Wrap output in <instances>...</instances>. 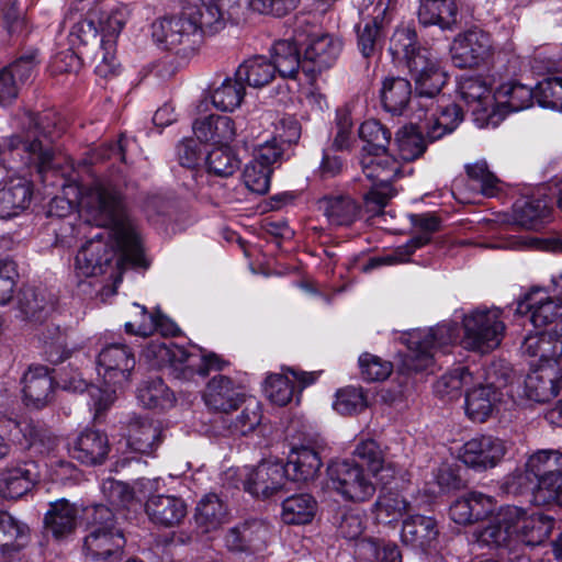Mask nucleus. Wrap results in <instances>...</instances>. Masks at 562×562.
Returning <instances> with one entry per match:
<instances>
[{"label":"nucleus","mask_w":562,"mask_h":562,"mask_svg":"<svg viewBox=\"0 0 562 562\" xmlns=\"http://www.w3.org/2000/svg\"><path fill=\"white\" fill-rule=\"evenodd\" d=\"M353 456L361 460L371 475L383 485L391 484L402 471L396 463L386 459L383 449L373 439L359 441Z\"/></svg>","instance_id":"412c9836"},{"label":"nucleus","mask_w":562,"mask_h":562,"mask_svg":"<svg viewBox=\"0 0 562 562\" xmlns=\"http://www.w3.org/2000/svg\"><path fill=\"white\" fill-rule=\"evenodd\" d=\"M209 172L218 177H229L239 168V159L227 146H216L206 155Z\"/></svg>","instance_id":"338daca9"},{"label":"nucleus","mask_w":562,"mask_h":562,"mask_svg":"<svg viewBox=\"0 0 562 562\" xmlns=\"http://www.w3.org/2000/svg\"><path fill=\"white\" fill-rule=\"evenodd\" d=\"M363 177L371 182L370 190L363 194L371 212L381 211L395 195L391 182L401 171L400 162L386 151L366 154L361 159Z\"/></svg>","instance_id":"423d86ee"},{"label":"nucleus","mask_w":562,"mask_h":562,"mask_svg":"<svg viewBox=\"0 0 562 562\" xmlns=\"http://www.w3.org/2000/svg\"><path fill=\"white\" fill-rule=\"evenodd\" d=\"M461 99L473 112L486 111L495 102L490 82L482 76H461L458 81Z\"/></svg>","instance_id":"ea45409f"},{"label":"nucleus","mask_w":562,"mask_h":562,"mask_svg":"<svg viewBox=\"0 0 562 562\" xmlns=\"http://www.w3.org/2000/svg\"><path fill=\"white\" fill-rule=\"evenodd\" d=\"M536 90L517 82H506L495 91V102L509 112H518L532 105Z\"/></svg>","instance_id":"3c124183"},{"label":"nucleus","mask_w":562,"mask_h":562,"mask_svg":"<svg viewBox=\"0 0 562 562\" xmlns=\"http://www.w3.org/2000/svg\"><path fill=\"white\" fill-rule=\"evenodd\" d=\"M529 312L535 327L546 326L562 317V299L551 297L541 289H533L518 303L517 312Z\"/></svg>","instance_id":"5701e85b"},{"label":"nucleus","mask_w":562,"mask_h":562,"mask_svg":"<svg viewBox=\"0 0 562 562\" xmlns=\"http://www.w3.org/2000/svg\"><path fill=\"white\" fill-rule=\"evenodd\" d=\"M411 507V503L398 492H381L373 505V514L378 522L392 524L398 521Z\"/></svg>","instance_id":"864d4df0"},{"label":"nucleus","mask_w":562,"mask_h":562,"mask_svg":"<svg viewBox=\"0 0 562 562\" xmlns=\"http://www.w3.org/2000/svg\"><path fill=\"white\" fill-rule=\"evenodd\" d=\"M417 106L424 112V115L418 117L426 122L429 142H435L453 132L463 119L460 106L445 95H438L435 99L426 98L425 102H420Z\"/></svg>","instance_id":"ddd939ff"},{"label":"nucleus","mask_w":562,"mask_h":562,"mask_svg":"<svg viewBox=\"0 0 562 562\" xmlns=\"http://www.w3.org/2000/svg\"><path fill=\"white\" fill-rule=\"evenodd\" d=\"M37 479V465L33 461L9 465L1 473L0 495L16 499L31 491Z\"/></svg>","instance_id":"cd10ccee"},{"label":"nucleus","mask_w":562,"mask_h":562,"mask_svg":"<svg viewBox=\"0 0 562 562\" xmlns=\"http://www.w3.org/2000/svg\"><path fill=\"white\" fill-rule=\"evenodd\" d=\"M137 400L146 408H166L173 403V394L158 376L144 380L137 389Z\"/></svg>","instance_id":"6e6d98bb"},{"label":"nucleus","mask_w":562,"mask_h":562,"mask_svg":"<svg viewBox=\"0 0 562 562\" xmlns=\"http://www.w3.org/2000/svg\"><path fill=\"white\" fill-rule=\"evenodd\" d=\"M561 374L553 362L541 363L525 380L526 396L538 403L549 402L560 392Z\"/></svg>","instance_id":"393cba45"},{"label":"nucleus","mask_w":562,"mask_h":562,"mask_svg":"<svg viewBox=\"0 0 562 562\" xmlns=\"http://www.w3.org/2000/svg\"><path fill=\"white\" fill-rule=\"evenodd\" d=\"M193 132L200 142H210L220 146L227 145L235 137L234 122L224 115L211 114L195 120Z\"/></svg>","instance_id":"58836bf2"},{"label":"nucleus","mask_w":562,"mask_h":562,"mask_svg":"<svg viewBox=\"0 0 562 562\" xmlns=\"http://www.w3.org/2000/svg\"><path fill=\"white\" fill-rule=\"evenodd\" d=\"M32 195V182L25 172L0 182V220L11 218L26 210Z\"/></svg>","instance_id":"aec40b11"},{"label":"nucleus","mask_w":562,"mask_h":562,"mask_svg":"<svg viewBox=\"0 0 562 562\" xmlns=\"http://www.w3.org/2000/svg\"><path fill=\"white\" fill-rule=\"evenodd\" d=\"M317 209L334 226H349L360 213L359 204L349 195H324L317 201Z\"/></svg>","instance_id":"c9c22d12"},{"label":"nucleus","mask_w":562,"mask_h":562,"mask_svg":"<svg viewBox=\"0 0 562 562\" xmlns=\"http://www.w3.org/2000/svg\"><path fill=\"white\" fill-rule=\"evenodd\" d=\"M496 508L494 497L472 491L454 501L450 506V517L459 525H469L493 516Z\"/></svg>","instance_id":"4be33fe9"},{"label":"nucleus","mask_w":562,"mask_h":562,"mask_svg":"<svg viewBox=\"0 0 562 562\" xmlns=\"http://www.w3.org/2000/svg\"><path fill=\"white\" fill-rule=\"evenodd\" d=\"M87 535L82 551L94 562H115L123 552L125 539L116 527L115 515L104 505H94L85 510Z\"/></svg>","instance_id":"f03ea898"},{"label":"nucleus","mask_w":562,"mask_h":562,"mask_svg":"<svg viewBox=\"0 0 562 562\" xmlns=\"http://www.w3.org/2000/svg\"><path fill=\"white\" fill-rule=\"evenodd\" d=\"M204 401L211 408L227 413L238 407L244 401V393L232 379L220 374L207 383Z\"/></svg>","instance_id":"f704fd0d"},{"label":"nucleus","mask_w":562,"mask_h":562,"mask_svg":"<svg viewBox=\"0 0 562 562\" xmlns=\"http://www.w3.org/2000/svg\"><path fill=\"white\" fill-rule=\"evenodd\" d=\"M359 136L366 143L363 150L369 153L386 151L391 140V132L379 121L369 120L359 127Z\"/></svg>","instance_id":"774afa93"},{"label":"nucleus","mask_w":562,"mask_h":562,"mask_svg":"<svg viewBox=\"0 0 562 562\" xmlns=\"http://www.w3.org/2000/svg\"><path fill=\"white\" fill-rule=\"evenodd\" d=\"M78 510L66 499H58L50 504L45 514V527L56 539L71 535L77 526Z\"/></svg>","instance_id":"37998d69"},{"label":"nucleus","mask_w":562,"mask_h":562,"mask_svg":"<svg viewBox=\"0 0 562 562\" xmlns=\"http://www.w3.org/2000/svg\"><path fill=\"white\" fill-rule=\"evenodd\" d=\"M317 378V372H304L288 368L282 373H274L267 378L265 392L272 403L284 406L291 402L295 392H301L313 384Z\"/></svg>","instance_id":"a211bd4d"},{"label":"nucleus","mask_w":562,"mask_h":562,"mask_svg":"<svg viewBox=\"0 0 562 562\" xmlns=\"http://www.w3.org/2000/svg\"><path fill=\"white\" fill-rule=\"evenodd\" d=\"M411 82L401 77L387 78L383 81L381 100L384 109L392 114H402L411 101Z\"/></svg>","instance_id":"603ef678"},{"label":"nucleus","mask_w":562,"mask_h":562,"mask_svg":"<svg viewBox=\"0 0 562 562\" xmlns=\"http://www.w3.org/2000/svg\"><path fill=\"white\" fill-rule=\"evenodd\" d=\"M127 429V445L138 453L149 454L161 443L160 423L147 416H132Z\"/></svg>","instance_id":"c85d7f7f"},{"label":"nucleus","mask_w":562,"mask_h":562,"mask_svg":"<svg viewBox=\"0 0 562 562\" xmlns=\"http://www.w3.org/2000/svg\"><path fill=\"white\" fill-rule=\"evenodd\" d=\"M95 187H105L110 192L109 195H123L119 186L112 180H99L89 187H81L78 183H68L63 187L64 196H56L50 201L48 212L52 215L63 217L71 213L76 206H79L81 215L86 218V214L82 212L80 204L81 198Z\"/></svg>","instance_id":"72a5a7b5"},{"label":"nucleus","mask_w":562,"mask_h":562,"mask_svg":"<svg viewBox=\"0 0 562 562\" xmlns=\"http://www.w3.org/2000/svg\"><path fill=\"white\" fill-rule=\"evenodd\" d=\"M23 394L26 405L41 408L47 405L54 393V379L45 366H31L23 375Z\"/></svg>","instance_id":"7c9ffc66"},{"label":"nucleus","mask_w":562,"mask_h":562,"mask_svg":"<svg viewBox=\"0 0 562 562\" xmlns=\"http://www.w3.org/2000/svg\"><path fill=\"white\" fill-rule=\"evenodd\" d=\"M508 505L501 507L492 517L488 525L473 532L474 541L480 547L490 549L516 550L514 524L503 521V515Z\"/></svg>","instance_id":"2f4dec72"},{"label":"nucleus","mask_w":562,"mask_h":562,"mask_svg":"<svg viewBox=\"0 0 562 562\" xmlns=\"http://www.w3.org/2000/svg\"><path fill=\"white\" fill-rule=\"evenodd\" d=\"M458 335L459 330L454 323H442L403 334L401 340L406 345L407 352L403 356L401 371L413 373L430 369L435 352L453 344Z\"/></svg>","instance_id":"7ed1b4c3"},{"label":"nucleus","mask_w":562,"mask_h":562,"mask_svg":"<svg viewBox=\"0 0 562 562\" xmlns=\"http://www.w3.org/2000/svg\"><path fill=\"white\" fill-rule=\"evenodd\" d=\"M56 304L55 296L45 289L26 288L19 295V308L25 318L40 322Z\"/></svg>","instance_id":"49530a36"},{"label":"nucleus","mask_w":562,"mask_h":562,"mask_svg":"<svg viewBox=\"0 0 562 562\" xmlns=\"http://www.w3.org/2000/svg\"><path fill=\"white\" fill-rule=\"evenodd\" d=\"M23 435L25 445L38 453H48L57 445V438L46 428L33 422H23L16 425Z\"/></svg>","instance_id":"69168bd1"},{"label":"nucleus","mask_w":562,"mask_h":562,"mask_svg":"<svg viewBox=\"0 0 562 562\" xmlns=\"http://www.w3.org/2000/svg\"><path fill=\"white\" fill-rule=\"evenodd\" d=\"M97 0H75L64 18L63 27L68 29V42L71 49L95 47L101 42L97 25Z\"/></svg>","instance_id":"1a4fd4ad"},{"label":"nucleus","mask_w":562,"mask_h":562,"mask_svg":"<svg viewBox=\"0 0 562 562\" xmlns=\"http://www.w3.org/2000/svg\"><path fill=\"white\" fill-rule=\"evenodd\" d=\"M135 364V355L125 344H108L97 357L98 375L106 385V390L113 391L115 396L116 390L130 384Z\"/></svg>","instance_id":"0eeeda50"},{"label":"nucleus","mask_w":562,"mask_h":562,"mask_svg":"<svg viewBox=\"0 0 562 562\" xmlns=\"http://www.w3.org/2000/svg\"><path fill=\"white\" fill-rule=\"evenodd\" d=\"M425 47L417 46L416 32L411 26H400L393 33L390 41V53L396 59H404L407 68L409 60Z\"/></svg>","instance_id":"0e129e2a"},{"label":"nucleus","mask_w":562,"mask_h":562,"mask_svg":"<svg viewBox=\"0 0 562 562\" xmlns=\"http://www.w3.org/2000/svg\"><path fill=\"white\" fill-rule=\"evenodd\" d=\"M342 49V42L329 34H315L308 40L303 58V76L313 81L318 74L330 68Z\"/></svg>","instance_id":"dca6fc26"},{"label":"nucleus","mask_w":562,"mask_h":562,"mask_svg":"<svg viewBox=\"0 0 562 562\" xmlns=\"http://www.w3.org/2000/svg\"><path fill=\"white\" fill-rule=\"evenodd\" d=\"M408 71L415 81L417 104L425 102L426 98L435 99L440 95L447 82V74L432 50L424 48L416 57L411 58Z\"/></svg>","instance_id":"9d476101"},{"label":"nucleus","mask_w":562,"mask_h":562,"mask_svg":"<svg viewBox=\"0 0 562 562\" xmlns=\"http://www.w3.org/2000/svg\"><path fill=\"white\" fill-rule=\"evenodd\" d=\"M110 450L108 436L99 430L86 429L70 446V454L82 464H101Z\"/></svg>","instance_id":"473e14b6"},{"label":"nucleus","mask_w":562,"mask_h":562,"mask_svg":"<svg viewBox=\"0 0 562 562\" xmlns=\"http://www.w3.org/2000/svg\"><path fill=\"white\" fill-rule=\"evenodd\" d=\"M105 187H95L81 198L86 222L98 227L75 258V271L78 277L102 274L115 260L134 265L143 263V250L139 233L132 218L125 213L123 195H109Z\"/></svg>","instance_id":"f257e3e1"},{"label":"nucleus","mask_w":562,"mask_h":562,"mask_svg":"<svg viewBox=\"0 0 562 562\" xmlns=\"http://www.w3.org/2000/svg\"><path fill=\"white\" fill-rule=\"evenodd\" d=\"M184 11L194 22L200 42L204 35H215L226 26V18L215 0H188Z\"/></svg>","instance_id":"bb28decb"},{"label":"nucleus","mask_w":562,"mask_h":562,"mask_svg":"<svg viewBox=\"0 0 562 562\" xmlns=\"http://www.w3.org/2000/svg\"><path fill=\"white\" fill-rule=\"evenodd\" d=\"M244 94L245 89L240 80L226 78L213 90L211 101L216 109L227 112L240 105Z\"/></svg>","instance_id":"e2e57ef3"},{"label":"nucleus","mask_w":562,"mask_h":562,"mask_svg":"<svg viewBox=\"0 0 562 562\" xmlns=\"http://www.w3.org/2000/svg\"><path fill=\"white\" fill-rule=\"evenodd\" d=\"M187 12L180 15L164 16L151 24L154 41L166 49L182 46L184 52L194 50L199 45L198 31Z\"/></svg>","instance_id":"f8f14e48"},{"label":"nucleus","mask_w":562,"mask_h":562,"mask_svg":"<svg viewBox=\"0 0 562 562\" xmlns=\"http://www.w3.org/2000/svg\"><path fill=\"white\" fill-rule=\"evenodd\" d=\"M229 519L227 504L216 494L204 495L196 504L194 521L202 532L217 530Z\"/></svg>","instance_id":"4c0bfd02"},{"label":"nucleus","mask_w":562,"mask_h":562,"mask_svg":"<svg viewBox=\"0 0 562 562\" xmlns=\"http://www.w3.org/2000/svg\"><path fill=\"white\" fill-rule=\"evenodd\" d=\"M98 19L97 25L100 30L101 40H113L116 42L126 22L131 18L128 5L119 4L111 9H105L103 3L97 0Z\"/></svg>","instance_id":"09e8293b"},{"label":"nucleus","mask_w":562,"mask_h":562,"mask_svg":"<svg viewBox=\"0 0 562 562\" xmlns=\"http://www.w3.org/2000/svg\"><path fill=\"white\" fill-rule=\"evenodd\" d=\"M286 481L282 463L263 461L248 472L244 486L251 495L268 498L282 491Z\"/></svg>","instance_id":"6ab92c4d"},{"label":"nucleus","mask_w":562,"mask_h":562,"mask_svg":"<svg viewBox=\"0 0 562 562\" xmlns=\"http://www.w3.org/2000/svg\"><path fill=\"white\" fill-rule=\"evenodd\" d=\"M468 188L474 194L487 198L494 196L498 191V179L490 171L485 160H477L465 166Z\"/></svg>","instance_id":"4d7b16f0"},{"label":"nucleus","mask_w":562,"mask_h":562,"mask_svg":"<svg viewBox=\"0 0 562 562\" xmlns=\"http://www.w3.org/2000/svg\"><path fill=\"white\" fill-rule=\"evenodd\" d=\"M29 128L23 135H12L7 138V148L14 158L19 156L21 162L11 166L10 169L24 172V169L34 168L37 172H43L50 167L53 161V150L47 142L54 139L52 131H47L45 124L47 116L29 115Z\"/></svg>","instance_id":"20e7f679"},{"label":"nucleus","mask_w":562,"mask_h":562,"mask_svg":"<svg viewBox=\"0 0 562 562\" xmlns=\"http://www.w3.org/2000/svg\"><path fill=\"white\" fill-rule=\"evenodd\" d=\"M145 512L149 520L162 528L179 526L188 514L186 502L175 495L157 494L146 501Z\"/></svg>","instance_id":"b1692460"},{"label":"nucleus","mask_w":562,"mask_h":562,"mask_svg":"<svg viewBox=\"0 0 562 562\" xmlns=\"http://www.w3.org/2000/svg\"><path fill=\"white\" fill-rule=\"evenodd\" d=\"M503 521L514 524L516 549L519 546H538L544 542L550 536L554 520L540 512L528 514L525 509L508 505L503 515Z\"/></svg>","instance_id":"9b49d317"},{"label":"nucleus","mask_w":562,"mask_h":562,"mask_svg":"<svg viewBox=\"0 0 562 562\" xmlns=\"http://www.w3.org/2000/svg\"><path fill=\"white\" fill-rule=\"evenodd\" d=\"M411 223L420 231L419 234L412 237L405 245L398 246L392 254L374 257L363 267V271H370L376 267L403 263L409 260V257L416 249L430 241V235L440 227L438 217L430 214H413Z\"/></svg>","instance_id":"2eb2a0df"},{"label":"nucleus","mask_w":562,"mask_h":562,"mask_svg":"<svg viewBox=\"0 0 562 562\" xmlns=\"http://www.w3.org/2000/svg\"><path fill=\"white\" fill-rule=\"evenodd\" d=\"M493 54L490 34L473 29L458 34L450 45V57L456 67L472 68L485 63Z\"/></svg>","instance_id":"4468645a"},{"label":"nucleus","mask_w":562,"mask_h":562,"mask_svg":"<svg viewBox=\"0 0 562 562\" xmlns=\"http://www.w3.org/2000/svg\"><path fill=\"white\" fill-rule=\"evenodd\" d=\"M527 469L535 481L562 472V452L553 449L538 450L527 460Z\"/></svg>","instance_id":"680f3d73"},{"label":"nucleus","mask_w":562,"mask_h":562,"mask_svg":"<svg viewBox=\"0 0 562 562\" xmlns=\"http://www.w3.org/2000/svg\"><path fill=\"white\" fill-rule=\"evenodd\" d=\"M395 145L401 160L413 161L426 151L427 140L416 126L409 125L396 132Z\"/></svg>","instance_id":"bf43d9fd"},{"label":"nucleus","mask_w":562,"mask_h":562,"mask_svg":"<svg viewBox=\"0 0 562 562\" xmlns=\"http://www.w3.org/2000/svg\"><path fill=\"white\" fill-rule=\"evenodd\" d=\"M417 14L423 25H438L446 30L456 23L457 7L453 0H420Z\"/></svg>","instance_id":"de8ad7c7"},{"label":"nucleus","mask_w":562,"mask_h":562,"mask_svg":"<svg viewBox=\"0 0 562 562\" xmlns=\"http://www.w3.org/2000/svg\"><path fill=\"white\" fill-rule=\"evenodd\" d=\"M436 521L426 516L414 515L403 521L401 538L404 543L426 550L437 539Z\"/></svg>","instance_id":"79ce46f5"},{"label":"nucleus","mask_w":562,"mask_h":562,"mask_svg":"<svg viewBox=\"0 0 562 562\" xmlns=\"http://www.w3.org/2000/svg\"><path fill=\"white\" fill-rule=\"evenodd\" d=\"M236 78L249 87L262 88L269 85L276 76V67L265 56H254L245 60L236 70Z\"/></svg>","instance_id":"8fccbe9b"},{"label":"nucleus","mask_w":562,"mask_h":562,"mask_svg":"<svg viewBox=\"0 0 562 562\" xmlns=\"http://www.w3.org/2000/svg\"><path fill=\"white\" fill-rule=\"evenodd\" d=\"M328 481L333 490L346 501L366 502L376 488L362 465L348 460L333 461L327 469Z\"/></svg>","instance_id":"6e6552de"},{"label":"nucleus","mask_w":562,"mask_h":562,"mask_svg":"<svg viewBox=\"0 0 562 562\" xmlns=\"http://www.w3.org/2000/svg\"><path fill=\"white\" fill-rule=\"evenodd\" d=\"M475 383V378L468 368L458 367L443 374L434 385L435 393L441 398L452 400L460 395L464 387Z\"/></svg>","instance_id":"052dcab7"},{"label":"nucleus","mask_w":562,"mask_h":562,"mask_svg":"<svg viewBox=\"0 0 562 562\" xmlns=\"http://www.w3.org/2000/svg\"><path fill=\"white\" fill-rule=\"evenodd\" d=\"M507 452L506 442L493 436L471 438L460 449L459 458L469 468L485 471L496 467Z\"/></svg>","instance_id":"f3484780"},{"label":"nucleus","mask_w":562,"mask_h":562,"mask_svg":"<svg viewBox=\"0 0 562 562\" xmlns=\"http://www.w3.org/2000/svg\"><path fill=\"white\" fill-rule=\"evenodd\" d=\"M63 387L72 392H88L90 402L88 403L93 412L94 419H100L103 414L115 402L116 396L113 391L101 389L97 385H88L80 373H76L69 379L63 380Z\"/></svg>","instance_id":"a18cd8bd"},{"label":"nucleus","mask_w":562,"mask_h":562,"mask_svg":"<svg viewBox=\"0 0 562 562\" xmlns=\"http://www.w3.org/2000/svg\"><path fill=\"white\" fill-rule=\"evenodd\" d=\"M322 465V457L317 448L306 445L293 447L286 464H283L286 479L294 482L314 480Z\"/></svg>","instance_id":"c756f323"},{"label":"nucleus","mask_w":562,"mask_h":562,"mask_svg":"<svg viewBox=\"0 0 562 562\" xmlns=\"http://www.w3.org/2000/svg\"><path fill=\"white\" fill-rule=\"evenodd\" d=\"M481 378L482 375L475 378L473 387L465 392V414L475 423L487 420L501 401V393L493 382L482 384L479 382Z\"/></svg>","instance_id":"a878e982"},{"label":"nucleus","mask_w":562,"mask_h":562,"mask_svg":"<svg viewBox=\"0 0 562 562\" xmlns=\"http://www.w3.org/2000/svg\"><path fill=\"white\" fill-rule=\"evenodd\" d=\"M272 66L283 78L296 79L303 75V59L300 57L296 42L280 40L271 48Z\"/></svg>","instance_id":"c03bdc74"},{"label":"nucleus","mask_w":562,"mask_h":562,"mask_svg":"<svg viewBox=\"0 0 562 562\" xmlns=\"http://www.w3.org/2000/svg\"><path fill=\"white\" fill-rule=\"evenodd\" d=\"M316 501L310 494H297L282 502L281 518L288 525H305L316 513Z\"/></svg>","instance_id":"5fc2aeb1"},{"label":"nucleus","mask_w":562,"mask_h":562,"mask_svg":"<svg viewBox=\"0 0 562 562\" xmlns=\"http://www.w3.org/2000/svg\"><path fill=\"white\" fill-rule=\"evenodd\" d=\"M521 350L529 357H538L542 363H554L562 357V335H558V331L529 335L525 338Z\"/></svg>","instance_id":"a19ab883"},{"label":"nucleus","mask_w":562,"mask_h":562,"mask_svg":"<svg viewBox=\"0 0 562 562\" xmlns=\"http://www.w3.org/2000/svg\"><path fill=\"white\" fill-rule=\"evenodd\" d=\"M503 311L497 307L480 306L462 315L463 336L461 345L464 349L487 353L497 348L506 330L502 318Z\"/></svg>","instance_id":"39448f33"},{"label":"nucleus","mask_w":562,"mask_h":562,"mask_svg":"<svg viewBox=\"0 0 562 562\" xmlns=\"http://www.w3.org/2000/svg\"><path fill=\"white\" fill-rule=\"evenodd\" d=\"M268 527L257 520L245 521L229 528L224 537L225 547L229 551L244 552L266 542Z\"/></svg>","instance_id":"e433bc0d"},{"label":"nucleus","mask_w":562,"mask_h":562,"mask_svg":"<svg viewBox=\"0 0 562 562\" xmlns=\"http://www.w3.org/2000/svg\"><path fill=\"white\" fill-rule=\"evenodd\" d=\"M550 214L551 206L544 198H531L515 204L516 221L529 229L537 228Z\"/></svg>","instance_id":"13d9d810"}]
</instances>
